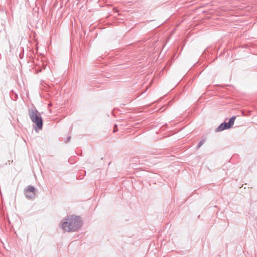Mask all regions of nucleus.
Listing matches in <instances>:
<instances>
[{"label":"nucleus","instance_id":"f257e3e1","mask_svg":"<svg viewBox=\"0 0 257 257\" xmlns=\"http://www.w3.org/2000/svg\"><path fill=\"white\" fill-rule=\"evenodd\" d=\"M60 225L65 231H75L81 226L82 221L80 217L72 215L63 219Z\"/></svg>","mask_w":257,"mask_h":257},{"label":"nucleus","instance_id":"f03ea898","mask_svg":"<svg viewBox=\"0 0 257 257\" xmlns=\"http://www.w3.org/2000/svg\"><path fill=\"white\" fill-rule=\"evenodd\" d=\"M29 115L33 122L35 123L39 129H41L43 125V120L40 113L35 108L29 110Z\"/></svg>","mask_w":257,"mask_h":257},{"label":"nucleus","instance_id":"7ed1b4c3","mask_svg":"<svg viewBox=\"0 0 257 257\" xmlns=\"http://www.w3.org/2000/svg\"><path fill=\"white\" fill-rule=\"evenodd\" d=\"M236 117L233 116L229 119L228 122H223L221 123L216 128V132H220L225 129L230 128L234 124Z\"/></svg>","mask_w":257,"mask_h":257},{"label":"nucleus","instance_id":"20e7f679","mask_svg":"<svg viewBox=\"0 0 257 257\" xmlns=\"http://www.w3.org/2000/svg\"><path fill=\"white\" fill-rule=\"evenodd\" d=\"M24 193L28 199H34L36 197V189L34 186L29 185L25 189Z\"/></svg>","mask_w":257,"mask_h":257},{"label":"nucleus","instance_id":"39448f33","mask_svg":"<svg viewBox=\"0 0 257 257\" xmlns=\"http://www.w3.org/2000/svg\"><path fill=\"white\" fill-rule=\"evenodd\" d=\"M204 142V140H201V141H200V142L198 143L197 145V149L199 148L203 144Z\"/></svg>","mask_w":257,"mask_h":257},{"label":"nucleus","instance_id":"423d86ee","mask_svg":"<svg viewBox=\"0 0 257 257\" xmlns=\"http://www.w3.org/2000/svg\"><path fill=\"white\" fill-rule=\"evenodd\" d=\"M117 131V125L116 124H115L114 125V130H113V133H115Z\"/></svg>","mask_w":257,"mask_h":257},{"label":"nucleus","instance_id":"0eeeda50","mask_svg":"<svg viewBox=\"0 0 257 257\" xmlns=\"http://www.w3.org/2000/svg\"><path fill=\"white\" fill-rule=\"evenodd\" d=\"M70 137H68V138L67 139V142H69V140H70Z\"/></svg>","mask_w":257,"mask_h":257}]
</instances>
